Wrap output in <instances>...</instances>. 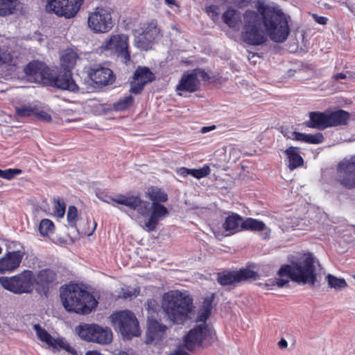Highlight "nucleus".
Wrapping results in <instances>:
<instances>
[{"label": "nucleus", "instance_id": "2f4dec72", "mask_svg": "<svg viewBox=\"0 0 355 355\" xmlns=\"http://www.w3.org/2000/svg\"><path fill=\"white\" fill-rule=\"evenodd\" d=\"M148 195L152 202H158V203H161L168 200L167 193L162 189L157 187H153L148 191Z\"/></svg>", "mask_w": 355, "mask_h": 355}, {"label": "nucleus", "instance_id": "bb28decb", "mask_svg": "<svg viewBox=\"0 0 355 355\" xmlns=\"http://www.w3.org/2000/svg\"><path fill=\"white\" fill-rule=\"evenodd\" d=\"M297 148L291 146L284 153L288 161V166L290 170H294L304 164V159L297 151Z\"/></svg>", "mask_w": 355, "mask_h": 355}, {"label": "nucleus", "instance_id": "6e6d98bb", "mask_svg": "<svg viewBox=\"0 0 355 355\" xmlns=\"http://www.w3.org/2000/svg\"><path fill=\"white\" fill-rule=\"evenodd\" d=\"M312 17L315 20V21L321 25H324L327 24V18L322 17V16H318L315 14H312Z\"/></svg>", "mask_w": 355, "mask_h": 355}, {"label": "nucleus", "instance_id": "052dcab7", "mask_svg": "<svg viewBox=\"0 0 355 355\" xmlns=\"http://www.w3.org/2000/svg\"><path fill=\"white\" fill-rule=\"evenodd\" d=\"M215 128H216L215 125L204 126L201 128L200 132L202 133H206V132H209L210 130L215 129Z\"/></svg>", "mask_w": 355, "mask_h": 355}, {"label": "nucleus", "instance_id": "e433bc0d", "mask_svg": "<svg viewBox=\"0 0 355 355\" xmlns=\"http://www.w3.org/2000/svg\"><path fill=\"white\" fill-rule=\"evenodd\" d=\"M325 279L327 280L329 286L335 288L336 290L344 288L347 286L344 279L337 278L330 274L327 275L325 277Z\"/></svg>", "mask_w": 355, "mask_h": 355}, {"label": "nucleus", "instance_id": "7ed1b4c3", "mask_svg": "<svg viewBox=\"0 0 355 355\" xmlns=\"http://www.w3.org/2000/svg\"><path fill=\"white\" fill-rule=\"evenodd\" d=\"M60 298L63 307L69 313L87 315L98 305L94 296L77 284L62 286L60 289Z\"/></svg>", "mask_w": 355, "mask_h": 355}, {"label": "nucleus", "instance_id": "0e129e2a", "mask_svg": "<svg viewBox=\"0 0 355 355\" xmlns=\"http://www.w3.org/2000/svg\"><path fill=\"white\" fill-rule=\"evenodd\" d=\"M165 1L168 5H174L175 4V0H165Z\"/></svg>", "mask_w": 355, "mask_h": 355}, {"label": "nucleus", "instance_id": "8fccbe9b", "mask_svg": "<svg viewBox=\"0 0 355 355\" xmlns=\"http://www.w3.org/2000/svg\"><path fill=\"white\" fill-rule=\"evenodd\" d=\"M97 197L98 198V199H100L103 202H107L108 204H111L112 202L117 203L116 200H118L119 199L121 198V195H119L117 198H114L107 194L102 193H97Z\"/></svg>", "mask_w": 355, "mask_h": 355}, {"label": "nucleus", "instance_id": "1a4fd4ad", "mask_svg": "<svg viewBox=\"0 0 355 355\" xmlns=\"http://www.w3.org/2000/svg\"><path fill=\"white\" fill-rule=\"evenodd\" d=\"M44 85L73 93H78L80 91L78 85L72 77L71 71L62 68L51 69Z\"/></svg>", "mask_w": 355, "mask_h": 355}, {"label": "nucleus", "instance_id": "e2e57ef3", "mask_svg": "<svg viewBox=\"0 0 355 355\" xmlns=\"http://www.w3.org/2000/svg\"><path fill=\"white\" fill-rule=\"evenodd\" d=\"M308 114H309V116L310 119H309V121H306L305 124H306V125L307 127L311 128V112H309V113H308Z\"/></svg>", "mask_w": 355, "mask_h": 355}, {"label": "nucleus", "instance_id": "de8ad7c7", "mask_svg": "<svg viewBox=\"0 0 355 355\" xmlns=\"http://www.w3.org/2000/svg\"><path fill=\"white\" fill-rule=\"evenodd\" d=\"M193 73L196 74V78L200 77L203 81H209L211 79L210 76L203 69L200 68H196L193 69Z\"/></svg>", "mask_w": 355, "mask_h": 355}, {"label": "nucleus", "instance_id": "3c124183", "mask_svg": "<svg viewBox=\"0 0 355 355\" xmlns=\"http://www.w3.org/2000/svg\"><path fill=\"white\" fill-rule=\"evenodd\" d=\"M218 10H219V8L218 6L216 5H210L207 7H206L205 8V11L209 15V14H211V17L212 18H216L218 16Z\"/></svg>", "mask_w": 355, "mask_h": 355}, {"label": "nucleus", "instance_id": "423d86ee", "mask_svg": "<svg viewBox=\"0 0 355 355\" xmlns=\"http://www.w3.org/2000/svg\"><path fill=\"white\" fill-rule=\"evenodd\" d=\"M110 318L112 326L121 334L123 340H130L141 335L139 321L132 311L125 310L114 313Z\"/></svg>", "mask_w": 355, "mask_h": 355}, {"label": "nucleus", "instance_id": "f3484780", "mask_svg": "<svg viewBox=\"0 0 355 355\" xmlns=\"http://www.w3.org/2000/svg\"><path fill=\"white\" fill-rule=\"evenodd\" d=\"M159 32L157 22L155 21H151L147 24L141 33L135 37V46L141 50H148Z\"/></svg>", "mask_w": 355, "mask_h": 355}, {"label": "nucleus", "instance_id": "4c0bfd02", "mask_svg": "<svg viewBox=\"0 0 355 355\" xmlns=\"http://www.w3.org/2000/svg\"><path fill=\"white\" fill-rule=\"evenodd\" d=\"M54 227V224L51 220L44 218L40 221L38 229L40 234L46 236L53 232Z\"/></svg>", "mask_w": 355, "mask_h": 355}, {"label": "nucleus", "instance_id": "a18cd8bd", "mask_svg": "<svg viewBox=\"0 0 355 355\" xmlns=\"http://www.w3.org/2000/svg\"><path fill=\"white\" fill-rule=\"evenodd\" d=\"M16 113L19 117H26L35 114V112L34 109L31 107L22 106L16 109Z\"/></svg>", "mask_w": 355, "mask_h": 355}, {"label": "nucleus", "instance_id": "774afa93", "mask_svg": "<svg viewBox=\"0 0 355 355\" xmlns=\"http://www.w3.org/2000/svg\"><path fill=\"white\" fill-rule=\"evenodd\" d=\"M96 223H94V227H93V229H92V232L88 233V235H91V234H92V232H93L94 231V230L96 229Z\"/></svg>", "mask_w": 355, "mask_h": 355}, {"label": "nucleus", "instance_id": "49530a36", "mask_svg": "<svg viewBox=\"0 0 355 355\" xmlns=\"http://www.w3.org/2000/svg\"><path fill=\"white\" fill-rule=\"evenodd\" d=\"M282 133L287 139L295 140L296 137L297 131L293 130V128L285 127L282 128Z\"/></svg>", "mask_w": 355, "mask_h": 355}, {"label": "nucleus", "instance_id": "f8f14e48", "mask_svg": "<svg viewBox=\"0 0 355 355\" xmlns=\"http://www.w3.org/2000/svg\"><path fill=\"white\" fill-rule=\"evenodd\" d=\"M46 9L58 17L65 19L74 17L80 9L84 0H46Z\"/></svg>", "mask_w": 355, "mask_h": 355}, {"label": "nucleus", "instance_id": "a19ab883", "mask_svg": "<svg viewBox=\"0 0 355 355\" xmlns=\"http://www.w3.org/2000/svg\"><path fill=\"white\" fill-rule=\"evenodd\" d=\"M133 101V97L131 95H129L123 98L119 99L117 102L114 103L113 107L116 111L127 110L132 105Z\"/></svg>", "mask_w": 355, "mask_h": 355}, {"label": "nucleus", "instance_id": "338daca9", "mask_svg": "<svg viewBox=\"0 0 355 355\" xmlns=\"http://www.w3.org/2000/svg\"><path fill=\"white\" fill-rule=\"evenodd\" d=\"M117 355H129L126 352H120Z\"/></svg>", "mask_w": 355, "mask_h": 355}, {"label": "nucleus", "instance_id": "2eb2a0df", "mask_svg": "<svg viewBox=\"0 0 355 355\" xmlns=\"http://www.w3.org/2000/svg\"><path fill=\"white\" fill-rule=\"evenodd\" d=\"M87 73L89 79L95 85L96 87L112 85L115 80L113 71L101 64H93L87 69Z\"/></svg>", "mask_w": 355, "mask_h": 355}, {"label": "nucleus", "instance_id": "9b49d317", "mask_svg": "<svg viewBox=\"0 0 355 355\" xmlns=\"http://www.w3.org/2000/svg\"><path fill=\"white\" fill-rule=\"evenodd\" d=\"M112 12L111 8L97 7L95 11L89 15L88 26L94 33H104L110 31L114 26Z\"/></svg>", "mask_w": 355, "mask_h": 355}, {"label": "nucleus", "instance_id": "603ef678", "mask_svg": "<svg viewBox=\"0 0 355 355\" xmlns=\"http://www.w3.org/2000/svg\"><path fill=\"white\" fill-rule=\"evenodd\" d=\"M295 140L311 144V134H304L297 132Z\"/></svg>", "mask_w": 355, "mask_h": 355}, {"label": "nucleus", "instance_id": "5fc2aeb1", "mask_svg": "<svg viewBox=\"0 0 355 355\" xmlns=\"http://www.w3.org/2000/svg\"><path fill=\"white\" fill-rule=\"evenodd\" d=\"M324 137L320 132L312 134V144H320L323 141Z\"/></svg>", "mask_w": 355, "mask_h": 355}, {"label": "nucleus", "instance_id": "cd10ccee", "mask_svg": "<svg viewBox=\"0 0 355 355\" xmlns=\"http://www.w3.org/2000/svg\"><path fill=\"white\" fill-rule=\"evenodd\" d=\"M329 128L328 111L312 112V128L324 130Z\"/></svg>", "mask_w": 355, "mask_h": 355}, {"label": "nucleus", "instance_id": "473e14b6", "mask_svg": "<svg viewBox=\"0 0 355 355\" xmlns=\"http://www.w3.org/2000/svg\"><path fill=\"white\" fill-rule=\"evenodd\" d=\"M33 329L41 341L46 343L49 346L52 345L55 338L45 329L42 328L40 324H34Z\"/></svg>", "mask_w": 355, "mask_h": 355}, {"label": "nucleus", "instance_id": "0eeeda50", "mask_svg": "<svg viewBox=\"0 0 355 355\" xmlns=\"http://www.w3.org/2000/svg\"><path fill=\"white\" fill-rule=\"evenodd\" d=\"M34 281V274L29 270H24L12 277H0V285L4 289L17 295L31 293Z\"/></svg>", "mask_w": 355, "mask_h": 355}, {"label": "nucleus", "instance_id": "20e7f679", "mask_svg": "<svg viewBox=\"0 0 355 355\" xmlns=\"http://www.w3.org/2000/svg\"><path fill=\"white\" fill-rule=\"evenodd\" d=\"M211 313L208 309H200L197 320L204 323L191 329L184 338V346L189 351L193 352L199 347H208L215 342L216 333L205 324Z\"/></svg>", "mask_w": 355, "mask_h": 355}, {"label": "nucleus", "instance_id": "412c9836", "mask_svg": "<svg viewBox=\"0 0 355 355\" xmlns=\"http://www.w3.org/2000/svg\"><path fill=\"white\" fill-rule=\"evenodd\" d=\"M50 68L44 62L39 60H33L28 62L24 69V72L28 76L33 78L36 81L46 82Z\"/></svg>", "mask_w": 355, "mask_h": 355}, {"label": "nucleus", "instance_id": "f704fd0d", "mask_svg": "<svg viewBox=\"0 0 355 355\" xmlns=\"http://www.w3.org/2000/svg\"><path fill=\"white\" fill-rule=\"evenodd\" d=\"M147 310V319L152 318H159V305L154 299H149L145 304Z\"/></svg>", "mask_w": 355, "mask_h": 355}, {"label": "nucleus", "instance_id": "864d4df0", "mask_svg": "<svg viewBox=\"0 0 355 355\" xmlns=\"http://www.w3.org/2000/svg\"><path fill=\"white\" fill-rule=\"evenodd\" d=\"M35 114L37 116L38 119L50 122L52 120L51 116L45 111H37L35 112Z\"/></svg>", "mask_w": 355, "mask_h": 355}, {"label": "nucleus", "instance_id": "bf43d9fd", "mask_svg": "<svg viewBox=\"0 0 355 355\" xmlns=\"http://www.w3.org/2000/svg\"><path fill=\"white\" fill-rule=\"evenodd\" d=\"M287 345H288V343H287V341L284 338H282L278 342V346L281 349L286 348L287 347Z\"/></svg>", "mask_w": 355, "mask_h": 355}, {"label": "nucleus", "instance_id": "7c9ffc66", "mask_svg": "<svg viewBox=\"0 0 355 355\" xmlns=\"http://www.w3.org/2000/svg\"><path fill=\"white\" fill-rule=\"evenodd\" d=\"M18 3V0H0V16L13 14Z\"/></svg>", "mask_w": 355, "mask_h": 355}, {"label": "nucleus", "instance_id": "6ab92c4d", "mask_svg": "<svg viewBox=\"0 0 355 355\" xmlns=\"http://www.w3.org/2000/svg\"><path fill=\"white\" fill-rule=\"evenodd\" d=\"M168 210L164 205L158 202H152L150 207V217L145 223V229L148 232H153L156 230L160 220L168 215Z\"/></svg>", "mask_w": 355, "mask_h": 355}, {"label": "nucleus", "instance_id": "393cba45", "mask_svg": "<svg viewBox=\"0 0 355 355\" xmlns=\"http://www.w3.org/2000/svg\"><path fill=\"white\" fill-rule=\"evenodd\" d=\"M328 116L329 127H336L346 125L350 114L343 110H338L334 112L328 111Z\"/></svg>", "mask_w": 355, "mask_h": 355}, {"label": "nucleus", "instance_id": "9d476101", "mask_svg": "<svg viewBox=\"0 0 355 355\" xmlns=\"http://www.w3.org/2000/svg\"><path fill=\"white\" fill-rule=\"evenodd\" d=\"M128 40V36L125 34L112 35L102 44L101 49L104 51H110L111 55L127 63L131 58Z\"/></svg>", "mask_w": 355, "mask_h": 355}, {"label": "nucleus", "instance_id": "58836bf2", "mask_svg": "<svg viewBox=\"0 0 355 355\" xmlns=\"http://www.w3.org/2000/svg\"><path fill=\"white\" fill-rule=\"evenodd\" d=\"M188 175H191L196 179H201L207 177L211 173L208 165H205L200 168H187Z\"/></svg>", "mask_w": 355, "mask_h": 355}, {"label": "nucleus", "instance_id": "69168bd1", "mask_svg": "<svg viewBox=\"0 0 355 355\" xmlns=\"http://www.w3.org/2000/svg\"><path fill=\"white\" fill-rule=\"evenodd\" d=\"M6 63V61L5 60L3 59V58L2 57L1 55H0V66L5 64Z\"/></svg>", "mask_w": 355, "mask_h": 355}, {"label": "nucleus", "instance_id": "680f3d73", "mask_svg": "<svg viewBox=\"0 0 355 355\" xmlns=\"http://www.w3.org/2000/svg\"><path fill=\"white\" fill-rule=\"evenodd\" d=\"M346 77V75L343 73H338L334 76V78L336 80L345 79Z\"/></svg>", "mask_w": 355, "mask_h": 355}, {"label": "nucleus", "instance_id": "ea45409f", "mask_svg": "<svg viewBox=\"0 0 355 355\" xmlns=\"http://www.w3.org/2000/svg\"><path fill=\"white\" fill-rule=\"evenodd\" d=\"M55 277V273L49 270H42L39 273V282L43 285L49 286L50 284L53 283Z\"/></svg>", "mask_w": 355, "mask_h": 355}, {"label": "nucleus", "instance_id": "c9c22d12", "mask_svg": "<svg viewBox=\"0 0 355 355\" xmlns=\"http://www.w3.org/2000/svg\"><path fill=\"white\" fill-rule=\"evenodd\" d=\"M53 348H60L64 349L72 355H77V351L75 348L72 347L70 344L62 338L54 339V341L51 345Z\"/></svg>", "mask_w": 355, "mask_h": 355}, {"label": "nucleus", "instance_id": "f03ea898", "mask_svg": "<svg viewBox=\"0 0 355 355\" xmlns=\"http://www.w3.org/2000/svg\"><path fill=\"white\" fill-rule=\"evenodd\" d=\"M193 297L179 291H171L164 294L162 309L167 318L176 324H183L191 319L193 314Z\"/></svg>", "mask_w": 355, "mask_h": 355}, {"label": "nucleus", "instance_id": "a211bd4d", "mask_svg": "<svg viewBox=\"0 0 355 355\" xmlns=\"http://www.w3.org/2000/svg\"><path fill=\"white\" fill-rule=\"evenodd\" d=\"M116 201L117 204L125 205L132 210L137 211L141 216H147L150 214L151 203L141 199L139 196L121 195V198Z\"/></svg>", "mask_w": 355, "mask_h": 355}, {"label": "nucleus", "instance_id": "13d9d810", "mask_svg": "<svg viewBox=\"0 0 355 355\" xmlns=\"http://www.w3.org/2000/svg\"><path fill=\"white\" fill-rule=\"evenodd\" d=\"M171 355H190L189 353L185 352L182 348L178 347L173 353Z\"/></svg>", "mask_w": 355, "mask_h": 355}, {"label": "nucleus", "instance_id": "39448f33", "mask_svg": "<svg viewBox=\"0 0 355 355\" xmlns=\"http://www.w3.org/2000/svg\"><path fill=\"white\" fill-rule=\"evenodd\" d=\"M277 275L281 277L276 279V284L279 288L289 284V280L284 279V277L298 284L311 283V253H308L302 261H292L291 264L282 265Z\"/></svg>", "mask_w": 355, "mask_h": 355}, {"label": "nucleus", "instance_id": "a878e982", "mask_svg": "<svg viewBox=\"0 0 355 355\" xmlns=\"http://www.w3.org/2000/svg\"><path fill=\"white\" fill-rule=\"evenodd\" d=\"M243 220V218L240 215L232 213L226 218L223 227L226 231L231 232L232 234H234L242 231L241 225Z\"/></svg>", "mask_w": 355, "mask_h": 355}, {"label": "nucleus", "instance_id": "6e6552de", "mask_svg": "<svg viewBox=\"0 0 355 355\" xmlns=\"http://www.w3.org/2000/svg\"><path fill=\"white\" fill-rule=\"evenodd\" d=\"M76 332L83 340L88 342L105 345L112 340V332L110 328L94 323H81L76 327Z\"/></svg>", "mask_w": 355, "mask_h": 355}, {"label": "nucleus", "instance_id": "5701e85b", "mask_svg": "<svg viewBox=\"0 0 355 355\" xmlns=\"http://www.w3.org/2000/svg\"><path fill=\"white\" fill-rule=\"evenodd\" d=\"M200 88V80L196 78V74L195 73L188 72L184 73L179 83L176 86L177 91L187 92L193 93L198 91Z\"/></svg>", "mask_w": 355, "mask_h": 355}, {"label": "nucleus", "instance_id": "ddd939ff", "mask_svg": "<svg viewBox=\"0 0 355 355\" xmlns=\"http://www.w3.org/2000/svg\"><path fill=\"white\" fill-rule=\"evenodd\" d=\"M259 274L248 268H241L239 270H223L217 273V282L223 286H230L248 279L256 280Z\"/></svg>", "mask_w": 355, "mask_h": 355}, {"label": "nucleus", "instance_id": "c756f323", "mask_svg": "<svg viewBox=\"0 0 355 355\" xmlns=\"http://www.w3.org/2000/svg\"><path fill=\"white\" fill-rule=\"evenodd\" d=\"M266 228V225L263 221L257 219L247 218L243 220L241 225V230H249V231H262Z\"/></svg>", "mask_w": 355, "mask_h": 355}, {"label": "nucleus", "instance_id": "aec40b11", "mask_svg": "<svg viewBox=\"0 0 355 355\" xmlns=\"http://www.w3.org/2000/svg\"><path fill=\"white\" fill-rule=\"evenodd\" d=\"M160 318H152L147 319V329L146 332V344H151L154 341H159L165 334L166 326L161 323Z\"/></svg>", "mask_w": 355, "mask_h": 355}, {"label": "nucleus", "instance_id": "72a5a7b5", "mask_svg": "<svg viewBox=\"0 0 355 355\" xmlns=\"http://www.w3.org/2000/svg\"><path fill=\"white\" fill-rule=\"evenodd\" d=\"M312 286L315 284L316 282H319L322 278L323 275H324V271L323 268H322L320 263H319L318 260L315 259L312 256Z\"/></svg>", "mask_w": 355, "mask_h": 355}, {"label": "nucleus", "instance_id": "b1692460", "mask_svg": "<svg viewBox=\"0 0 355 355\" xmlns=\"http://www.w3.org/2000/svg\"><path fill=\"white\" fill-rule=\"evenodd\" d=\"M241 12L232 7H229L223 14V21L230 28L238 31L242 23Z\"/></svg>", "mask_w": 355, "mask_h": 355}, {"label": "nucleus", "instance_id": "c03bdc74", "mask_svg": "<svg viewBox=\"0 0 355 355\" xmlns=\"http://www.w3.org/2000/svg\"><path fill=\"white\" fill-rule=\"evenodd\" d=\"M54 209L55 214L59 218H62L66 211L65 203L59 199L55 200Z\"/></svg>", "mask_w": 355, "mask_h": 355}, {"label": "nucleus", "instance_id": "09e8293b", "mask_svg": "<svg viewBox=\"0 0 355 355\" xmlns=\"http://www.w3.org/2000/svg\"><path fill=\"white\" fill-rule=\"evenodd\" d=\"M215 297V294L212 293L210 296H207L204 298L202 302V309H208L211 311L212 304Z\"/></svg>", "mask_w": 355, "mask_h": 355}, {"label": "nucleus", "instance_id": "4468645a", "mask_svg": "<svg viewBox=\"0 0 355 355\" xmlns=\"http://www.w3.org/2000/svg\"><path fill=\"white\" fill-rule=\"evenodd\" d=\"M336 181L345 189L355 188V156L339 162Z\"/></svg>", "mask_w": 355, "mask_h": 355}, {"label": "nucleus", "instance_id": "37998d69", "mask_svg": "<svg viewBox=\"0 0 355 355\" xmlns=\"http://www.w3.org/2000/svg\"><path fill=\"white\" fill-rule=\"evenodd\" d=\"M22 171L19 168H8L6 170H2L0 168V178L11 180L14 178L15 176L21 174Z\"/></svg>", "mask_w": 355, "mask_h": 355}, {"label": "nucleus", "instance_id": "4be33fe9", "mask_svg": "<svg viewBox=\"0 0 355 355\" xmlns=\"http://www.w3.org/2000/svg\"><path fill=\"white\" fill-rule=\"evenodd\" d=\"M24 256L20 250L8 252L4 257L0 259V273L12 271L19 267Z\"/></svg>", "mask_w": 355, "mask_h": 355}, {"label": "nucleus", "instance_id": "dca6fc26", "mask_svg": "<svg viewBox=\"0 0 355 355\" xmlns=\"http://www.w3.org/2000/svg\"><path fill=\"white\" fill-rule=\"evenodd\" d=\"M130 82V92L134 94H139L146 84L155 80V74L147 67L139 66L135 71Z\"/></svg>", "mask_w": 355, "mask_h": 355}, {"label": "nucleus", "instance_id": "4d7b16f0", "mask_svg": "<svg viewBox=\"0 0 355 355\" xmlns=\"http://www.w3.org/2000/svg\"><path fill=\"white\" fill-rule=\"evenodd\" d=\"M175 173L178 175L183 177V178H186L187 176H188L187 168H186V167H180V168H176Z\"/></svg>", "mask_w": 355, "mask_h": 355}, {"label": "nucleus", "instance_id": "f257e3e1", "mask_svg": "<svg viewBox=\"0 0 355 355\" xmlns=\"http://www.w3.org/2000/svg\"><path fill=\"white\" fill-rule=\"evenodd\" d=\"M257 10H247L243 14V26L241 37L248 45L260 46L266 43L267 36L274 42L283 43L291 32L290 16L278 6L258 1Z\"/></svg>", "mask_w": 355, "mask_h": 355}, {"label": "nucleus", "instance_id": "79ce46f5", "mask_svg": "<svg viewBox=\"0 0 355 355\" xmlns=\"http://www.w3.org/2000/svg\"><path fill=\"white\" fill-rule=\"evenodd\" d=\"M78 218V209L74 205L69 207L67 212V222L69 225L71 227L76 226V222Z\"/></svg>", "mask_w": 355, "mask_h": 355}, {"label": "nucleus", "instance_id": "c85d7f7f", "mask_svg": "<svg viewBox=\"0 0 355 355\" xmlns=\"http://www.w3.org/2000/svg\"><path fill=\"white\" fill-rule=\"evenodd\" d=\"M78 58V55L76 52L73 50L67 51L61 57V68L71 71Z\"/></svg>", "mask_w": 355, "mask_h": 355}]
</instances>
